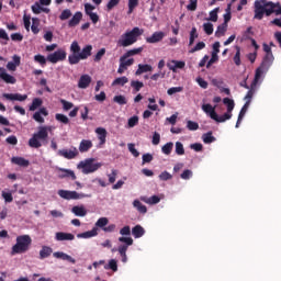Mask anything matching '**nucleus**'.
<instances>
[{
    "mask_svg": "<svg viewBox=\"0 0 281 281\" xmlns=\"http://www.w3.org/2000/svg\"><path fill=\"white\" fill-rule=\"evenodd\" d=\"M254 19L257 21H262L266 16H271V14H276L280 16L281 14V5L280 2H272L268 0H256L255 1V10H254Z\"/></svg>",
    "mask_w": 281,
    "mask_h": 281,
    "instance_id": "f257e3e1",
    "label": "nucleus"
},
{
    "mask_svg": "<svg viewBox=\"0 0 281 281\" xmlns=\"http://www.w3.org/2000/svg\"><path fill=\"white\" fill-rule=\"evenodd\" d=\"M93 52V46L91 44L86 45L82 49L77 41H74L70 45V55L68 56L69 65H78L80 60H87Z\"/></svg>",
    "mask_w": 281,
    "mask_h": 281,
    "instance_id": "f03ea898",
    "label": "nucleus"
},
{
    "mask_svg": "<svg viewBox=\"0 0 281 281\" xmlns=\"http://www.w3.org/2000/svg\"><path fill=\"white\" fill-rule=\"evenodd\" d=\"M144 34V30L135 26L132 31H126L117 41L119 47H131V45H135V42L139 36Z\"/></svg>",
    "mask_w": 281,
    "mask_h": 281,
    "instance_id": "7ed1b4c3",
    "label": "nucleus"
},
{
    "mask_svg": "<svg viewBox=\"0 0 281 281\" xmlns=\"http://www.w3.org/2000/svg\"><path fill=\"white\" fill-rule=\"evenodd\" d=\"M30 247H32V237L30 235H20L15 239V245L11 248V254L12 256L26 254V251H30Z\"/></svg>",
    "mask_w": 281,
    "mask_h": 281,
    "instance_id": "20e7f679",
    "label": "nucleus"
},
{
    "mask_svg": "<svg viewBox=\"0 0 281 281\" xmlns=\"http://www.w3.org/2000/svg\"><path fill=\"white\" fill-rule=\"evenodd\" d=\"M49 131H52L49 126H40L38 131L29 139V146L31 148H41L43 146L41 142H45L49 137Z\"/></svg>",
    "mask_w": 281,
    "mask_h": 281,
    "instance_id": "39448f33",
    "label": "nucleus"
},
{
    "mask_svg": "<svg viewBox=\"0 0 281 281\" xmlns=\"http://www.w3.org/2000/svg\"><path fill=\"white\" fill-rule=\"evenodd\" d=\"M77 168L81 170L83 175H91V172H95L102 168V164L95 162V159L88 158L78 164Z\"/></svg>",
    "mask_w": 281,
    "mask_h": 281,
    "instance_id": "423d86ee",
    "label": "nucleus"
},
{
    "mask_svg": "<svg viewBox=\"0 0 281 281\" xmlns=\"http://www.w3.org/2000/svg\"><path fill=\"white\" fill-rule=\"evenodd\" d=\"M60 199H65L66 201H78L80 199H91V194L78 193L77 191L69 190H58L57 192Z\"/></svg>",
    "mask_w": 281,
    "mask_h": 281,
    "instance_id": "0eeeda50",
    "label": "nucleus"
},
{
    "mask_svg": "<svg viewBox=\"0 0 281 281\" xmlns=\"http://www.w3.org/2000/svg\"><path fill=\"white\" fill-rule=\"evenodd\" d=\"M270 67H271L270 64H265L263 61H261L260 67L256 69L255 78L251 82V89H256V87L258 86V82H260V79L262 78V74H265V71H269Z\"/></svg>",
    "mask_w": 281,
    "mask_h": 281,
    "instance_id": "6e6552de",
    "label": "nucleus"
},
{
    "mask_svg": "<svg viewBox=\"0 0 281 281\" xmlns=\"http://www.w3.org/2000/svg\"><path fill=\"white\" fill-rule=\"evenodd\" d=\"M67 59V52L65 49H58L52 54L47 55L48 63L56 65V63H60Z\"/></svg>",
    "mask_w": 281,
    "mask_h": 281,
    "instance_id": "1a4fd4ad",
    "label": "nucleus"
},
{
    "mask_svg": "<svg viewBox=\"0 0 281 281\" xmlns=\"http://www.w3.org/2000/svg\"><path fill=\"white\" fill-rule=\"evenodd\" d=\"M57 177L58 179H70L71 181H76V172L71 169L57 168Z\"/></svg>",
    "mask_w": 281,
    "mask_h": 281,
    "instance_id": "9d476101",
    "label": "nucleus"
},
{
    "mask_svg": "<svg viewBox=\"0 0 281 281\" xmlns=\"http://www.w3.org/2000/svg\"><path fill=\"white\" fill-rule=\"evenodd\" d=\"M262 47H263V52L266 53L262 59L263 65H273V60H276V57H273V52L271 50V46H269L267 43H263Z\"/></svg>",
    "mask_w": 281,
    "mask_h": 281,
    "instance_id": "9b49d317",
    "label": "nucleus"
},
{
    "mask_svg": "<svg viewBox=\"0 0 281 281\" xmlns=\"http://www.w3.org/2000/svg\"><path fill=\"white\" fill-rule=\"evenodd\" d=\"M57 155L64 157V159H76L78 157V149L76 147H71V149H59Z\"/></svg>",
    "mask_w": 281,
    "mask_h": 281,
    "instance_id": "f8f14e48",
    "label": "nucleus"
},
{
    "mask_svg": "<svg viewBox=\"0 0 281 281\" xmlns=\"http://www.w3.org/2000/svg\"><path fill=\"white\" fill-rule=\"evenodd\" d=\"M165 37H166V33H164L162 31H158L153 33L151 36L146 37V43H149V44L161 43V41H164Z\"/></svg>",
    "mask_w": 281,
    "mask_h": 281,
    "instance_id": "ddd939ff",
    "label": "nucleus"
},
{
    "mask_svg": "<svg viewBox=\"0 0 281 281\" xmlns=\"http://www.w3.org/2000/svg\"><path fill=\"white\" fill-rule=\"evenodd\" d=\"M42 115H44V117H47V115H49V112H47L46 108H41L40 111L35 112L33 114V120H35V122H38L40 124H44L45 119Z\"/></svg>",
    "mask_w": 281,
    "mask_h": 281,
    "instance_id": "4468645a",
    "label": "nucleus"
},
{
    "mask_svg": "<svg viewBox=\"0 0 281 281\" xmlns=\"http://www.w3.org/2000/svg\"><path fill=\"white\" fill-rule=\"evenodd\" d=\"M2 97H4L5 100H15L18 102H25V100H27V94L21 93H3Z\"/></svg>",
    "mask_w": 281,
    "mask_h": 281,
    "instance_id": "2eb2a0df",
    "label": "nucleus"
},
{
    "mask_svg": "<svg viewBox=\"0 0 281 281\" xmlns=\"http://www.w3.org/2000/svg\"><path fill=\"white\" fill-rule=\"evenodd\" d=\"M0 79L3 80L7 85H16V78L10 74H7L5 69L3 68H0Z\"/></svg>",
    "mask_w": 281,
    "mask_h": 281,
    "instance_id": "dca6fc26",
    "label": "nucleus"
},
{
    "mask_svg": "<svg viewBox=\"0 0 281 281\" xmlns=\"http://www.w3.org/2000/svg\"><path fill=\"white\" fill-rule=\"evenodd\" d=\"M134 63H135V59H133V58H130V59L126 60V59H122V57H121L120 58V66H119V69H117V74H123Z\"/></svg>",
    "mask_w": 281,
    "mask_h": 281,
    "instance_id": "f3484780",
    "label": "nucleus"
},
{
    "mask_svg": "<svg viewBox=\"0 0 281 281\" xmlns=\"http://www.w3.org/2000/svg\"><path fill=\"white\" fill-rule=\"evenodd\" d=\"M202 111L206 113L211 117V120L217 119L216 108L212 106V104L206 103L202 105Z\"/></svg>",
    "mask_w": 281,
    "mask_h": 281,
    "instance_id": "a211bd4d",
    "label": "nucleus"
},
{
    "mask_svg": "<svg viewBox=\"0 0 281 281\" xmlns=\"http://www.w3.org/2000/svg\"><path fill=\"white\" fill-rule=\"evenodd\" d=\"M249 101H246V103L243 105L239 114H238V119L236 122V128H238L240 126V122H243V119L245 117V115L247 114V111H249Z\"/></svg>",
    "mask_w": 281,
    "mask_h": 281,
    "instance_id": "6ab92c4d",
    "label": "nucleus"
},
{
    "mask_svg": "<svg viewBox=\"0 0 281 281\" xmlns=\"http://www.w3.org/2000/svg\"><path fill=\"white\" fill-rule=\"evenodd\" d=\"M80 21H82V12L77 11L74 16L68 22V27H76V25L80 24Z\"/></svg>",
    "mask_w": 281,
    "mask_h": 281,
    "instance_id": "aec40b11",
    "label": "nucleus"
},
{
    "mask_svg": "<svg viewBox=\"0 0 281 281\" xmlns=\"http://www.w3.org/2000/svg\"><path fill=\"white\" fill-rule=\"evenodd\" d=\"M11 164H14L15 166H20L21 168H27V166H30V160L23 157H12Z\"/></svg>",
    "mask_w": 281,
    "mask_h": 281,
    "instance_id": "412c9836",
    "label": "nucleus"
},
{
    "mask_svg": "<svg viewBox=\"0 0 281 281\" xmlns=\"http://www.w3.org/2000/svg\"><path fill=\"white\" fill-rule=\"evenodd\" d=\"M90 85H91V76L82 75L78 82L79 89H87Z\"/></svg>",
    "mask_w": 281,
    "mask_h": 281,
    "instance_id": "4be33fe9",
    "label": "nucleus"
},
{
    "mask_svg": "<svg viewBox=\"0 0 281 281\" xmlns=\"http://www.w3.org/2000/svg\"><path fill=\"white\" fill-rule=\"evenodd\" d=\"M54 258H59L60 260H67L68 262H71V265H76V259H74L71 256L63 252V251H56L53 254Z\"/></svg>",
    "mask_w": 281,
    "mask_h": 281,
    "instance_id": "5701e85b",
    "label": "nucleus"
},
{
    "mask_svg": "<svg viewBox=\"0 0 281 281\" xmlns=\"http://www.w3.org/2000/svg\"><path fill=\"white\" fill-rule=\"evenodd\" d=\"M93 148V143L89 139H82L79 145V150L81 153H89Z\"/></svg>",
    "mask_w": 281,
    "mask_h": 281,
    "instance_id": "b1692460",
    "label": "nucleus"
},
{
    "mask_svg": "<svg viewBox=\"0 0 281 281\" xmlns=\"http://www.w3.org/2000/svg\"><path fill=\"white\" fill-rule=\"evenodd\" d=\"M71 212L72 214H75V216H80V217L87 216V209L85 207V205L72 206Z\"/></svg>",
    "mask_w": 281,
    "mask_h": 281,
    "instance_id": "393cba45",
    "label": "nucleus"
},
{
    "mask_svg": "<svg viewBox=\"0 0 281 281\" xmlns=\"http://www.w3.org/2000/svg\"><path fill=\"white\" fill-rule=\"evenodd\" d=\"M95 133L98 135V139L100 140V145L102 146L106 144V130L104 127H98Z\"/></svg>",
    "mask_w": 281,
    "mask_h": 281,
    "instance_id": "a878e982",
    "label": "nucleus"
},
{
    "mask_svg": "<svg viewBox=\"0 0 281 281\" xmlns=\"http://www.w3.org/2000/svg\"><path fill=\"white\" fill-rule=\"evenodd\" d=\"M148 71H153V66L148 64H139L138 69L135 71V76H142V74H148Z\"/></svg>",
    "mask_w": 281,
    "mask_h": 281,
    "instance_id": "bb28decb",
    "label": "nucleus"
},
{
    "mask_svg": "<svg viewBox=\"0 0 281 281\" xmlns=\"http://www.w3.org/2000/svg\"><path fill=\"white\" fill-rule=\"evenodd\" d=\"M143 52L144 47L130 49L122 56V60H126V58H131V56H137V54H142Z\"/></svg>",
    "mask_w": 281,
    "mask_h": 281,
    "instance_id": "cd10ccee",
    "label": "nucleus"
},
{
    "mask_svg": "<svg viewBox=\"0 0 281 281\" xmlns=\"http://www.w3.org/2000/svg\"><path fill=\"white\" fill-rule=\"evenodd\" d=\"M144 234H146V229H144L142 225H136L132 228V236H134V238H142Z\"/></svg>",
    "mask_w": 281,
    "mask_h": 281,
    "instance_id": "c85d7f7f",
    "label": "nucleus"
},
{
    "mask_svg": "<svg viewBox=\"0 0 281 281\" xmlns=\"http://www.w3.org/2000/svg\"><path fill=\"white\" fill-rule=\"evenodd\" d=\"M52 247L48 246H43L42 249L40 250V260H45V258H49L53 254Z\"/></svg>",
    "mask_w": 281,
    "mask_h": 281,
    "instance_id": "c756f323",
    "label": "nucleus"
},
{
    "mask_svg": "<svg viewBox=\"0 0 281 281\" xmlns=\"http://www.w3.org/2000/svg\"><path fill=\"white\" fill-rule=\"evenodd\" d=\"M74 238H76V236L71 233H56V240H74Z\"/></svg>",
    "mask_w": 281,
    "mask_h": 281,
    "instance_id": "7c9ffc66",
    "label": "nucleus"
},
{
    "mask_svg": "<svg viewBox=\"0 0 281 281\" xmlns=\"http://www.w3.org/2000/svg\"><path fill=\"white\" fill-rule=\"evenodd\" d=\"M93 236H98V228L95 227L92 228L91 231L78 234L77 238H93Z\"/></svg>",
    "mask_w": 281,
    "mask_h": 281,
    "instance_id": "2f4dec72",
    "label": "nucleus"
},
{
    "mask_svg": "<svg viewBox=\"0 0 281 281\" xmlns=\"http://www.w3.org/2000/svg\"><path fill=\"white\" fill-rule=\"evenodd\" d=\"M140 201H143L144 203H147L148 205H157V203H159V201H161V199L158 195H153L150 198H140Z\"/></svg>",
    "mask_w": 281,
    "mask_h": 281,
    "instance_id": "473e14b6",
    "label": "nucleus"
},
{
    "mask_svg": "<svg viewBox=\"0 0 281 281\" xmlns=\"http://www.w3.org/2000/svg\"><path fill=\"white\" fill-rule=\"evenodd\" d=\"M133 205L137 210V212H139V214H146V212H148V207L142 204L139 200H134Z\"/></svg>",
    "mask_w": 281,
    "mask_h": 281,
    "instance_id": "72a5a7b5",
    "label": "nucleus"
},
{
    "mask_svg": "<svg viewBox=\"0 0 281 281\" xmlns=\"http://www.w3.org/2000/svg\"><path fill=\"white\" fill-rule=\"evenodd\" d=\"M105 271L117 272V260L111 259L106 265H104Z\"/></svg>",
    "mask_w": 281,
    "mask_h": 281,
    "instance_id": "f704fd0d",
    "label": "nucleus"
},
{
    "mask_svg": "<svg viewBox=\"0 0 281 281\" xmlns=\"http://www.w3.org/2000/svg\"><path fill=\"white\" fill-rule=\"evenodd\" d=\"M131 87L134 90V93H137V92L142 91V89H144V82H142L139 80H132Z\"/></svg>",
    "mask_w": 281,
    "mask_h": 281,
    "instance_id": "c9c22d12",
    "label": "nucleus"
},
{
    "mask_svg": "<svg viewBox=\"0 0 281 281\" xmlns=\"http://www.w3.org/2000/svg\"><path fill=\"white\" fill-rule=\"evenodd\" d=\"M117 251L122 257V262H127L128 257L126 256V251H128V246L122 245L119 247Z\"/></svg>",
    "mask_w": 281,
    "mask_h": 281,
    "instance_id": "e433bc0d",
    "label": "nucleus"
},
{
    "mask_svg": "<svg viewBox=\"0 0 281 281\" xmlns=\"http://www.w3.org/2000/svg\"><path fill=\"white\" fill-rule=\"evenodd\" d=\"M40 106H43V99L41 98H35L32 101V104L29 108V111H36Z\"/></svg>",
    "mask_w": 281,
    "mask_h": 281,
    "instance_id": "4c0bfd02",
    "label": "nucleus"
},
{
    "mask_svg": "<svg viewBox=\"0 0 281 281\" xmlns=\"http://www.w3.org/2000/svg\"><path fill=\"white\" fill-rule=\"evenodd\" d=\"M126 83H128V79L126 77H119L113 80L112 87H124Z\"/></svg>",
    "mask_w": 281,
    "mask_h": 281,
    "instance_id": "58836bf2",
    "label": "nucleus"
},
{
    "mask_svg": "<svg viewBox=\"0 0 281 281\" xmlns=\"http://www.w3.org/2000/svg\"><path fill=\"white\" fill-rule=\"evenodd\" d=\"M227 120H232V112L227 111L226 113H224L223 115L218 116L217 114V119H215L214 121L223 124V122H227Z\"/></svg>",
    "mask_w": 281,
    "mask_h": 281,
    "instance_id": "ea45409f",
    "label": "nucleus"
},
{
    "mask_svg": "<svg viewBox=\"0 0 281 281\" xmlns=\"http://www.w3.org/2000/svg\"><path fill=\"white\" fill-rule=\"evenodd\" d=\"M195 38H199V32L196 31V27L193 26L190 32L189 46L194 45Z\"/></svg>",
    "mask_w": 281,
    "mask_h": 281,
    "instance_id": "a19ab883",
    "label": "nucleus"
},
{
    "mask_svg": "<svg viewBox=\"0 0 281 281\" xmlns=\"http://www.w3.org/2000/svg\"><path fill=\"white\" fill-rule=\"evenodd\" d=\"M34 60L35 63H38L41 67H45V65H47V57L45 58L44 55H41V54L35 55Z\"/></svg>",
    "mask_w": 281,
    "mask_h": 281,
    "instance_id": "79ce46f5",
    "label": "nucleus"
},
{
    "mask_svg": "<svg viewBox=\"0 0 281 281\" xmlns=\"http://www.w3.org/2000/svg\"><path fill=\"white\" fill-rule=\"evenodd\" d=\"M202 139H203L204 144H212V143L216 142V138L212 135V132L203 134Z\"/></svg>",
    "mask_w": 281,
    "mask_h": 281,
    "instance_id": "37998d69",
    "label": "nucleus"
},
{
    "mask_svg": "<svg viewBox=\"0 0 281 281\" xmlns=\"http://www.w3.org/2000/svg\"><path fill=\"white\" fill-rule=\"evenodd\" d=\"M235 49H236V53L233 57V60H234V63L237 67H240V65H241V61H240V46H236Z\"/></svg>",
    "mask_w": 281,
    "mask_h": 281,
    "instance_id": "c03bdc74",
    "label": "nucleus"
},
{
    "mask_svg": "<svg viewBox=\"0 0 281 281\" xmlns=\"http://www.w3.org/2000/svg\"><path fill=\"white\" fill-rule=\"evenodd\" d=\"M223 104H226L228 113H232V111H234V106H235L234 100L229 98H224Z\"/></svg>",
    "mask_w": 281,
    "mask_h": 281,
    "instance_id": "a18cd8bd",
    "label": "nucleus"
},
{
    "mask_svg": "<svg viewBox=\"0 0 281 281\" xmlns=\"http://www.w3.org/2000/svg\"><path fill=\"white\" fill-rule=\"evenodd\" d=\"M203 30L207 36H212L214 34V24L213 23H204Z\"/></svg>",
    "mask_w": 281,
    "mask_h": 281,
    "instance_id": "49530a36",
    "label": "nucleus"
},
{
    "mask_svg": "<svg viewBox=\"0 0 281 281\" xmlns=\"http://www.w3.org/2000/svg\"><path fill=\"white\" fill-rule=\"evenodd\" d=\"M173 147H175V144L172 142H169L162 146L161 150L164 155H170V153H172Z\"/></svg>",
    "mask_w": 281,
    "mask_h": 281,
    "instance_id": "de8ad7c7",
    "label": "nucleus"
},
{
    "mask_svg": "<svg viewBox=\"0 0 281 281\" xmlns=\"http://www.w3.org/2000/svg\"><path fill=\"white\" fill-rule=\"evenodd\" d=\"M225 32H227V26H225V24L218 25L215 32V36L221 38V36H225Z\"/></svg>",
    "mask_w": 281,
    "mask_h": 281,
    "instance_id": "09e8293b",
    "label": "nucleus"
},
{
    "mask_svg": "<svg viewBox=\"0 0 281 281\" xmlns=\"http://www.w3.org/2000/svg\"><path fill=\"white\" fill-rule=\"evenodd\" d=\"M137 124H139V116L137 115L130 117L127 121V126L130 128H134V126H137Z\"/></svg>",
    "mask_w": 281,
    "mask_h": 281,
    "instance_id": "8fccbe9b",
    "label": "nucleus"
},
{
    "mask_svg": "<svg viewBox=\"0 0 281 281\" xmlns=\"http://www.w3.org/2000/svg\"><path fill=\"white\" fill-rule=\"evenodd\" d=\"M139 5V0H128V14H133L135 8Z\"/></svg>",
    "mask_w": 281,
    "mask_h": 281,
    "instance_id": "3c124183",
    "label": "nucleus"
},
{
    "mask_svg": "<svg viewBox=\"0 0 281 281\" xmlns=\"http://www.w3.org/2000/svg\"><path fill=\"white\" fill-rule=\"evenodd\" d=\"M122 0H110L108 3H106V11L108 12H111V10H113V8H117V5H120V2Z\"/></svg>",
    "mask_w": 281,
    "mask_h": 281,
    "instance_id": "603ef678",
    "label": "nucleus"
},
{
    "mask_svg": "<svg viewBox=\"0 0 281 281\" xmlns=\"http://www.w3.org/2000/svg\"><path fill=\"white\" fill-rule=\"evenodd\" d=\"M108 225H109V218L106 217H101L95 223V226L101 227L102 229H104V227H106Z\"/></svg>",
    "mask_w": 281,
    "mask_h": 281,
    "instance_id": "864d4df0",
    "label": "nucleus"
},
{
    "mask_svg": "<svg viewBox=\"0 0 281 281\" xmlns=\"http://www.w3.org/2000/svg\"><path fill=\"white\" fill-rule=\"evenodd\" d=\"M113 102H116V104L124 105V104H127L128 101L126 100V97L120 94L113 98Z\"/></svg>",
    "mask_w": 281,
    "mask_h": 281,
    "instance_id": "5fc2aeb1",
    "label": "nucleus"
},
{
    "mask_svg": "<svg viewBox=\"0 0 281 281\" xmlns=\"http://www.w3.org/2000/svg\"><path fill=\"white\" fill-rule=\"evenodd\" d=\"M55 120H57V122H61V124H69V117L65 114L57 113L55 115Z\"/></svg>",
    "mask_w": 281,
    "mask_h": 281,
    "instance_id": "6e6d98bb",
    "label": "nucleus"
},
{
    "mask_svg": "<svg viewBox=\"0 0 281 281\" xmlns=\"http://www.w3.org/2000/svg\"><path fill=\"white\" fill-rule=\"evenodd\" d=\"M201 49H205V42H199L193 48L189 50V54H194V52H201Z\"/></svg>",
    "mask_w": 281,
    "mask_h": 281,
    "instance_id": "4d7b16f0",
    "label": "nucleus"
},
{
    "mask_svg": "<svg viewBox=\"0 0 281 281\" xmlns=\"http://www.w3.org/2000/svg\"><path fill=\"white\" fill-rule=\"evenodd\" d=\"M209 21H212L213 23H216V21H218V8H215L210 12Z\"/></svg>",
    "mask_w": 281,
    "mask_h": 281,
    "instance_id": "13d9d810",
    "label": "nucleus"
},
{
    "mask_svg": "<svg viewBox=\"0 0 281 281\" xmlns=\"http://www.w3.org/2000/svg\"><path fill=\"white\" fill-rule=\"evenodd\" d=\"M176 154H178L179 156L186 155V148H183V143L181 142L176 143Z\"/></svg>",
    "mask_w": 281,
    "mask_h": 281,
    "instance_id": "bf43d9fd",
    "label": "nucleus"
},
{
    "mask_svg": "<svg viewBox=\"0 0 281 281\" xmlns=\"http://www.w3.org/2000/svg\"><path fill=\"white\" fill-rule=\"evenodd\" d=\"M60 21H67V19H71V10L66 9L59 15Z\"/></svg>",
    "mask_w": 281,
    "mask_h": 281,
    "instance_id": "052dcab7",
    "label": "nucleus"
},
{
    "mask_svg": "<svg viewBox=\"0 0 281 281\" xmlns=\"http://www.w3.org/2000/svg\"><path fill=\"white\" fill-rule=\"evenodd\" d=\"M106 54V48H101L95 55H94V63H100L102 60V57Z\"/></svg>",
    "mask_w": 281,
    "mask_h": 281,
    "instance_id": "680f3d73",
    "label": "nucleus"
},
{
    "mask_svg": "<svg viewBox=\"0 0 281 281\" xmlns=\"http://www.w3.org/2000/svg\"><path fill=\"white\" fill-rule=\"evenodd\" d=\"M32 21H33V24L31 26V30L33 34H38L41 32V30L38 29V19L33 18Z\"/></svg>",
    "mask_w": 281,
    "mask_h": 281,
    "instance_id": "e2e57ef3",
    "label": "nucleus"
},
{
    "mask_svg": "<svg viewBox=\"0 0 281 281\" xmlns=\"http://www.w3.org/2000/svg\"><path fill=\"white\" fill-rule=\"evenodd\" d=\"M158 178L160 179V181H170V179H172V175L168 171H162Z\"/></svg>",
    "mask_w": 281,
    "mask_h": 281,
    "instance_id": "0e129e2a",
    "label": "nucleus"
},
{
    "mask_svg": "<svg viewBox=\"0 0 281 281\" xmlns=\"http://www.w3.org/2000/svg\"><path fill=\"white\" fill-rule=\"evenodd\" d=\"M60 104H63L64 111H70V109H74V104L65 99L60 100Z\"/></svg>",
    "mask_w": 281,
    "mask_h": 281,
    "instance_id": "69168bd1",
    "label": "nucleus"
},
{
    "mask_svg": "<svg viewBox=\"0 0 281 281\" xmlns=\"http://www.w3.org/2000/svg\"><path fill=\"white\" fill-rule=\"evenodd\" d=\"M187 128L189 131H199V123H196L194 121H188L187 122Z\"/></svg>",
    "mask_w": 281,
    "mask_h": 281,
    "instance_id": "338daca9",
    "label": "nucleus"
},
{
    "mask_svg": "<svg viewBox=\"0 0 281 281\" xmlns=\"http://www.w3.org/2000/svg\"><path fill=\"white\" fill-rule=\"evenodd\" d=\"M127 148H128L130 153H132L133 157H139V151L135 148V144L130 143L127 145Z\"/></svg>",
    "mask_w": 281,
    "mask_h": 281,
    "instance_id": "774afa93",
    "label": "nucleus"
}]
</instances>
